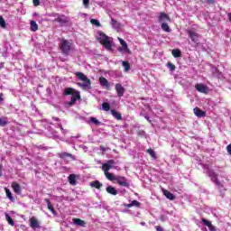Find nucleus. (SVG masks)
<instances>
[{
  "mask_svg": "<svg viewBox=\"0 0 231 231\" xmlns=\"http://www.w3.org/2000/svg\"><path fill=\"white\" fill-rule=\"evenodd\" d=\"M125 207L126 208H131L133 207V204H132V202L130 204H125Z\"/></svg>",
  "mask_w": 231,
  "mask_h": 231,
  "instance_id": "52",
  "label": "nucleus"
},
{
  "mask_svg": "<svg viewBox=\"0 0 231 231\" xmlns=\"http://www.w3.org/2000/svg\"><path fill=\"white\" fill-rule=\"evenodd\" d=\"M5 189L6 197L10 199V201H14V196H12V191H10L7 188Z\"/></svg>",
  "mask_w": 231,
  "mask_h": 231,
  "instance_id": "33",
  "label": "nucleus"
},
{
  "mask_svg": "<svg viewBox=\"0 0 231 231\" xmlns=\"http://www.w3.org/2000/svg\"><path fill=\"white\" fill-rule=\"evenodd\" d=\"M116 181L117 185H120V187H125L126 189H129V180L127 178L120 175H116Z\"/></svg>",
  "mask_w": 231,
  "mask_h": 231,
  "instance_id": "5",
  "label": "nucleus"
},
{
  "mask_svg": "<svg viewBox=\"0 0 231 231\" xmlns=\"http://www.w3.org/2000/svg\"><path fill=\"white\" fill-rule=\"evenodd\" d=\"M155 229H156V231H164L163 227H162L161 226H156Z\"/></svg>",
  "mask_w": 231,
  "mask_h": 231,
  "instance_id": "49",
  "label": "nucleus"
},
{
  "mask_svg": "<svg viewBox=\"0 0 231 231\" xmlns=\"http://www.w3.org/2000/svg\"><path fill=\"white\" fill-rule=\"evenodd\" d=\"M91 24H94V26H100V22L97 19L90 20Z\"/></svg>",
  "mask_w": 231,
  "mask_h": 231,
  "instance_id": "42",
  "label": "nucleus"
},
{
  "mask_svg": "<svg viewBox=\"0 0 231 231\" xmlns=\"http://www.w3.org/2000/svg\"><path fill=\"white\" fill-rule=\"evenodd\" d=\"M162 194L167 198V199H170V201H174V199H176V196L167 189H162Z\"/></svg>",
  "mask_w": 231,
  "mask_h": 231,
  "instance_id": "14",
  "label": "nucleus"
},
{
  "mask_svg": "<svg viewBox=\"0 0 231 231\" xmlns=\"http://www.w3.org/2000/svg\"><path fill=\"white\" fill-rule=\"evenodd\" d=\"M5 125H8V121H6V117H0V127H5Z\"/></svg>",
  "mask_w": 231,
  "mask_h": 231,
  "instance_id": "35",
  "label": "nucleus"
},
{
  "mask_svg": "<svg viewBox=\"0 0 231 231\" xmlns=\"http://www.w3.org/2000/svg\"><path fill=\"white\" fill-rule=\"evenodd\" d=\"M213 183H215L217 185V189H223V183H221V181H219V179L213 180Z\"/></svg>",
  "mask_w": 231,
  "mask_h": 231,
  "instance_id": "40",
  "label": "nucleus"
},
{
  "mask_svg": "<svg viewBox=\"0 0 231 231\" xmlns=\"http://www.w3.org/2000/svg\"><path fill=\"white\" fill-rule=\"evenodd\" d=\"M99 83L103 88H106L107 89H109L110 85H109V81H107V79L104 77L99 78Z\"/></svg>",
  "mask_w": 231,
  "mask_h": 231,
  "instance_id": "16",
  "label": "nucleus"
},
{
  "mask_svg": "<svg viewBox=\"0 0 231 231\" xmlns=\"http://www.w3.org/2000/svg\"><path fill=\"white\" fill-rule=\"evenodd\" d=\"M106 178L109 180V181H116V176L113 175V173L107 171L105 173Z\"/></svg>",
  "mask_w": 231,
  "mask_h": 231,
  "instance_id": "27",
  "label": "nucleus"
},
{
  "mask_svg": "<svg viewBox=\"0 0 231 231\" xmlns=\"http://www.w3.org/2000/svg\"><path fill=\"white\" fill-rule=\"evenodd\" d=\"M195 89H197L199 93H204V95H207L208 93V87L201 83H198L197 85H195Z\"/></svg>",
  "mask_w": 231,
  "mask_h": 231,
  "instance_id": "8",
  "label": "nucleus"
},
{
  "mask_svg": "<svg viewBox=\"0 0 231 231\" xmlns=\"http://www.w3.org/2000/svg\"><path fill=\"white\" fill-rule=\"evenodd\" d=\"M116 91L118 97H124V94L125 93V88L122 86V84L117 83L116 84Z\"/></svg>",
  "mask_w": 231,
  "mask_h": 231,
  "instance_id": "12",
  "label": "nucleus"
},
{
  "mask_svg": "<svg viewBox=\"0 0 231 231\" xmlns=\"http://www.w3.org/2000/svg\"><path fill=\"white\" fill-rule=\"evenodd\" d=\"M69 95H71V97H70V101L65 103L66 109H69V107H73V106L77 104V100H80V92H79L73 88L69 87L64 89L63 96L69 97Z\"/></svg>",
  "mask_w": 231,
  "mask_h": 231,
  "instance_id": "1",
  "label": "nucleus"
},
{
  "mask_svg": "<svg viewBox=\"0 0 231 231\" xmlns=\"http://www.w3.org/2000/svg\"><path fill=\"white\" fill-rule=\"evenodd\" d=\"M0 178H3V164H0Z\"/></svg>",
  "mask_w": 231,
  "mask_h": 231,
  "instance_id": "50",
  "label": "nucleus"
},
{
  "mask_svg": "<svg viewBox=\"0 0 231 231\" xmlns=\"http://www.w3.org/2000/svg\"><path fill=\"white\" fill-rule=\"evenodd\" d=\"M30 25H31L30 27L31 32H37V30H39V24H37V22L32 20L30 22Z\"/></svg>",
  "mask_w": 231,
  "mask_h": 231,
  "instance_id": "22",
  "label": "nucleus"
},
{
  "mask_svg": "<svg viewBox=\"0 0 231 231\" xmlns=\"http://www.w3.org/2000/svg\"><path fill=\"white\" fill-rule=\"evenodd\" d=\"M5 219H6L7 223L9 225H11V226H15V222L14 221V219L12 218L10 214H8V213L5 214Z\"/></svg>",
  "mask_w": 231,
  "mask_h": 231,
  "instance_id": "24",
  "label": "nucleus"
},
{
  "mask_svg": "<svg viewBox=\"0 0 231 231\" xmlns=\"http://www.w3.org/2000/svg\"><path fill=\"white\" fill-rule=\"evenodd\" d=\"M208 175L210 178L211 181H215L217 180V173H216V171H214L213 170H208Z\"/></svg>",
  "mask_w": 231,
  "mask_h": 231,
  "instance_id": "17",
  "label": "nucleus"
},
{
  "mask_svg": "<svg viewBox=\"0 0 231 231\" xmlns=\"http://www.w3.org/2000/svg\"><path fill=\"white\" fill-rule=\"evenodd\" d=\"M132 207H136V208H140V202L138 200H133L132 202Z\"/></svg>",
  "mask_w": 231,
  "mask_h": 231,
  "instance_id": "43",
  "label": "nucleus"
},
{
  "mask_svg": "<svg viewBox=\"0 0 231 231\" xmlns=\"http://www.w3.org/2000/svg\"><path fill=\"white\" fill-rule=\"evenodd\" d=\"M226 151H227L228 154H230V156H231V143L226 146Z\"/></svg>",
  "mask_w": 231,
  "mask_h": 231,
  "instance_id": "48",
  "label": "nucleus"
},
{
  "mask_svg": "<svg viewBox=\"0 0 231 231\" xmlns=\"http://www.w3.org/2000/svg\"><path fill=\"white\" fill-rule=\"evenodd\" d=\"M0 26L1 28H6V21L0 15Z\"/></svg>",
  "mask_w": 231,
  "mask_h": 231,
  "instance_id": "36",
  "label": "nucleus"
},
{
  "mask_svg": "<svg viewBox=\"0 0 231 231\" xmlns=\"http://www.w3.org/2000/svg\"><path fill=\"white\" fill-rule=\"evenodd\" d=\"M159 23L162 24H163V23H171V17L165 13H161L159 15Z\"/></svg>",
  "mask_w": 231,
  "mask_h": 231,
  "instance_id": "9",
  "label": "nucleus"
},
{
  "mask_svg": "<svg viewBox=\"0 0 231 231\" xmlns=\"http://www.w3.org/2000/svg\"><path fill=\"white\" fill-rule=\"evenodd\" d=\"M44 201L47 203L48 208L52 212V214H55V208L51 205V201H50V199H45Z\"/></svg>",
  "mask_w": 231,
  "mask_h": 231,
  "instance_id": "26",
  "label": "nucleus"
},
{
  "mask_svg": "<svg viewBox=\"0 0 231 231\" xmlns=\"http://www.w3.org/2000/svg\"><path fill=\"white\" fill-rule=\"evenodd\" d=\"M72 221L74 225H77V226H86V221L80 218H73Z\"/></svg>",
  "mask_w": 231,
  "mask_h": 231,
  "instance_id": "20",
  "label": "nucleus"
},
{
  "mask_svg": "<svg viewBox=\"0 0 231 231\" xmlns=\"http://www.w3.org/2000/svg\"><path fill=\"white\" fill-rule=\"evenodd\" d=\"M146 152H148V154H150V156H152L154 160H156V152H154V150L150 148L146 151Z\"/></svg>",
  "mask_w": 231,
  "mask_h": 231,
  "instance_id": "34",
  "label": "nucleus"
},
{
  "mask_svg": "<svg viewBox=\"0 0 231 231\" xmlns=\"http://www.w3.org/2000/svg\"><path fill=\"white\" fill-rule=\"evenodd\" d=\"M97 41L102 44V46H105L106 50H112L113 45L111 44V42L109 41V37L104 33L99 34V38Z\"/></svg>",
  "mask_w": 231,
  "mask_h": 231,
  "instance_id": "4",
  "label": "nucleus"
},
{
  "mask_svg": "<svg viewBox=\"0 0 231 231\" xmlns=\"http://www.w3.org/2000/svg\"><path fill=\"white\" fill-rule=\"evenodd\" d=\"M111 114L116 118V120H122V114L118 113L116 110L112 109Z\"/></svg>",
  "mask_w": 231,
  "mask_h": 231,
  "instance_id": "29",
  "label": "nucleus"
},
{
  "mask_svg": "<svg viewBox=\"0 0 231 231\" xmlns=\"http://www.w3.org/2000/svg\"><path fill=\"white\" fill-rule=\"evenodd\" d=\"M106 163L110 166V167H113V165H115V160H108L107 162H106Z\"/></svg>",
  "mask_w": 231,
  "mask_h": 231,
  "instance_id": "46",
  "label": "nucleus"
},
{
  "mask_svg": "<svg viewBox=\"0 0 231 231\" xmlns=\"http://www.w3.org/2000/svg\"><path fill=\"white\" fill-rule=\"evenodd\" d=\"M76 77L83 82L78 83V86H79V88H83L84 89H91V79H88V76H86L82 72H77Z\"/></svg>",
  "mask_w": 231,
  "mask_h": 231,
  "instance_id": "2",
  "label": "nucleus"
},
{
  "mask_svg": "<svg viewBox=\"0 0 231 231\" xmlns=\"http://www.w3.org/2000/svg\"><path fill=\"white\" fill-rule=\"evenodd\" d=\"M106 192L112 196H116L118 194V190H116L113 186L106 187Z\"/></svg>",
  "mask_w": 231,
  "mask_h": 231,
  "instance_id": "19",
  "label": "nucleus"
},
{
  "mask_svg": "<svg viewBox=\"0 0 231 231\" xmlns=\"http://www.w3.org/2000/svg\"><path fill=\"white\" fill-rule=\"evenodd\" d=\"M193 113L199 118H203V117L207 116V112L201 110L199 107H195L193 109Z\"/></svg>",
  "mask_w": 231,
  "mask_h": 231,
  "instance_id": "11",
  "label": "nucleus"
},
{
  "mask_svg": "<svg viewBox=\"0 0 231 231\" xmlns=\"http://www.w3.org/2000/svg\"><path fill=\"white\" fill-rule=\"evenodd\" d=\"M201 223H203V225H205V226H208V227H209L212 225V222L207 220V218H202Z\"/></svg>",
  "mask_w": 231,
  "mask_h": 231,
  "instance_id": "39",
  "label": "nucleus"
},
{
  "mask_svg": "<svg viewBox=\"0 0 231 231\" xmlns=\"http://www.w3.org/2000/svg\"><path fill=\"white\" fill-rule=\"evenodd\" d=\"M11 187L15 194L21 195L22 190H21V185H19V183L13 182Z\"/></svg>",
  "mask_w": 231,
  "mask_h": 231,
  "instance_id": "15",
  "label": "nucleus"
},
{
  "mask_svg": "<svg viewBox=\"0 0 231 231\" xmlns=\"http://www.w3.org/2000/svg\"><path fill=\"white\" fill-rule=\"evenodd\" d=\"M90 122H92V124H95V125H100V121H98L97 117H90Z\"/></svg>",
  "mask_w": 231,
  "mask_h": 231,
  "instance_id": "41",
  "label": "nucleus"
},
{
  "mask_svg": "<svg viewBox=\"0 0 231 231\" xmlns=\"http://www.w3.org/2000/svg\"><path fill=\"white\" fill-rule=\"evenodd\" d=\"M110 24H112V26H114L115 28H119L120 27V23H118V21L112 19L110 22Z\"/></svg>",
  "mask_w": 231,
  "mask_h": 231,
  "instance_id": "38",
  "label": "nucleus"
},
{
  "mask_svg": "<svg viewBox=\"0 0 231 231\" xmlns=\"http://www.w3.org/2000/svg\"><path fill=\"white\" fill-rule=\"evenodd\" d=\"M83 5L85 8H89V0H83Z\"/></svg>",
  "mask_w": 231,
  "mask_h": 231,
  "instance_id": "44",
  "label": "nucleus"
},
{
  "mask_svg": "<svg viewBox=\"0 0 231 231\" xmlns=\"http://www.w3.org/2000/svg\"><path fill=\"white\" fill-rule=\"evenodd\" d=\"M3 94H0V104H1V102H3Z\"/></svg>",
  "mask_w": 231,
  "mask_h": 231,
  "instance_id": "54",
  "label": "nucleus"
},
{
  "mask_svg": "<svg viewBox=\"0 0 231 231\" xmlns=\"http://www.w3.org/2000/svg\"><path fill=\"white\" fill-rule=\"evenodd\" d=\"M209 231H216V226H214V225H209V226L208 227Z\"/></svg>",
  "mask_w": 231,
  "mask_h": 231,
  "instance_id": "47",
  "label": "nucleus"
},
{
  "mask_svg": "<svg viewBox=\"0 0 231 231\" xmlns=\"http://www.w3.org/2000/svg\"><path fill=\"white\" fill-rule=\"evenodd\" d=\"M90 187H92L93 189H97L99 190V189H102V183L100 180H94L90 182Z\"/></svg>",
  "mask_w": 231,
  "mask_h": 231,
  "instance_id": "18",
  "label": "nucleus"
},
{
  "mask_svg": "<svg viewBox=\"0 0 231 231\" xmlns=\"http://www.w3.org/2000/svg\"><path fill=\"white\" fill-rule=\"evenodd\" d=\"M118 41L121 44V48L118 49V51L121 53L125 51V53H131V51L129 50V47L127 46V42L124 41L122 38H118Z\"/></svg>",
  "mask_w": 231,
  "mask_h": 231,
  "instance_id": "7",
  "label": "nucleus"
},
{
  "mask_svg": "<svg viewBox=\"0 0 231 231\" xmlns=\"http://www.w3.org/2000/svg\"><path fill=\"white\" fill-rule=\"evenodd\" d=\"M111 166L108 163H103L102 164V171H104L105 174L106 172H109V171H111Z\"/></svg>",
  "mask_w": 231,
  "mask_h": 231,
  "instance_id": "31",
  "label": "nucleus"
},
{
  "mask_svg": "<svg viewBox=\"0 0 231 231\" xmlns=\"http://www.w3.org/2000/svg\"><path fill=\"white\" fill-rule=\"evenodd\" d=\"M69 183L70 185H77V176L75 174H70L69 176Z\"/></svg>",
  "mask_w": 231,
  "mask_h": 231,
  "instance_id": "23",
  "label": "nucleus"
},
{
  "mask_svg": "<svg viewBox=\"0 0 231 231\" xmlns=\"http://www.w3.org/2000/svg\"><path fill=\"white\" fill-rule=\"evenodd\" d=\"M103 111H109L111 109V106L107 102L102 103Z\"/></svg>",
  "mask_w": 231,
  "mask_h": 231,
  "instance_id": "32",
  "label": "nucleus"
},
{
  "mask_svg": "<svg viewBox=\"0 0 231 231\" xmlns=\"http://www.w3.org/2000/svg\"><path fill=\"white\" fill-rule=\"evenodd\" d=\"M188 35L189 39H191L192 42H198V39H199V34L192 30L188 31Z\"/></svg>",
  "mask_w": 231,
  "mask_h": 231,
  "instance_id": "10",
  "label": "nucleus"
},
{
  "mask_svg": "<svg viewBox=\"0 0 231 231\" xmlns=\"http://www.w3.org/2000/svg\"><path fill=\"white\" fill-rule=\"evenodd\" d=\"M167 66L170 69V71H174L176 69V65H174L172 62L169 61L167 63Z\"/></svg>",
  "mask_w": 231,
  "mask_h": 231,
  "instance_id": "37",
  "label": "nucleus"
},
{
  "mask_svg": "<svg viewBox=\"0 0 231 231\" xmlns=\"http://www.w3.org/2000/svg\"><path fill=\"white\" fill-rule=\"evenodd\" d=\"M58 156L61 160H66V158H70L71 160H75V157L73 156V154L66 152L58 153Z\"/></svg>",
  "mask_w": 231,
  "mask_h": 231,
  "instance_id": "13",
  "label": "nucleus"
},
{
  "mask_svg": "<svg viewBox=\"0 0 231 231\" xmlns=\"http://www.w3.org/2000/svg\"><path fill=\"white\" fill-rule=\"evenodd\" d=\"M122 66L124 67L125 73L131 70V64H129V61H122Z\"/></svg>",
  "mask_w": 231,
  "mask_h": 231,
  "instance_id": "28",
  "label": "nucleus"
},
{
  "mask_svg": "<svg viewBox=\"0 0 231 231\" xmlns=\"http://www.w3.org/2000/svg\"><path fill=\"white\" fill-rule=\"evenodd\" d=\"M161 28L162 30H163V32H166L168 33L171 32V27H169V24H167V23H162L161 24Z\"/></svg>",
  "mask_w": 231,
  "mask_h": 231,
  "instance_id": "30",
  "label": "nucleus"
},
{
  "mask_svg": "<svg viewBox=\"0 0 231 231\" xmlns=\"http://www.w3.org/2000/svg\"><path fill=\"white\" fill-rule=\"evenodd\" d=\"M33 6H39L41 5V0H32Z\"/></svg>",
  "mask_w": 231,
  "mask_h": 231,
  "instance_id": "45",
  "label": "nucleus"
},
{
  "mask_svg": "<svg viewBox=\"0 0 231 231\" xmlns=\"http://www.w3.org/2000/svg\"><path fill=\"white\" fill-rule=\"evenodd\" d=\"M30 226L32 228H39V221H37V218L36 217H32L30 219Z\"/></svg>",
  "mask_w": 231,
  "mask_h": 231,
  "instance_id": "21",
  "label": "nucleus"
},
{
  "mask_svg": "<svg viewBox=\"0 0 231 231\" xmlns=\"http://www.w3.org/2000/svg\"><path fill=\"white\" fill-rule=\"evenodd\" d=\"M171 55H173L175 59H180V57H181V51L179 49H174L171 51Z\"/></svg>",
  "mask_w": 231,
  "mask_h": 231,
  "instance_id": "25",
  "label": "nucleus"
},
{
  "mask_svg": "<svg viewBox=\"0 0 231 231\" xmlns=\"http://www.w3.org/2000/svg\"><path fill=\"white\" fill-rule=\"evenodd\" d=\"M54 17L56 18L52 20V23H60L61 26H63V24H68V17H66L65 15H59L58 14H56Z\"/></svg>",
  "mask_w": 231,
  "mask_h": 231,
  "instance_id": "6",
  "label": "nucleus"
},
{
  "mask_svg": "<svg viewBox=\"0 0 231 231\" xmlns=\"http://www.w3.org/2000/svg\"><path fill=\"white\" fill-rule=\"evenodd\" d=\"M208 5H214L216 3L215 0H207Z\"/></svg>",
  "mask_w": 231,
  "mask_h": 231,
  "instance_id": "51",
  "label": "nucleus"
},
{
  "mask_svg": "<svg viewBox=\"0 0 231 231\" xmlns=\"http://www.w3.org/2000/svg\"><path fill=\"white\" fill-rule=\"evenodd\" d=\"M60 50L63 55H69V51H71V42L68 40H62L60 43Z\"/></svg>",
  "mask_w": 231,
  "mask_h": 231,
  "instance_id": "3",
  "label": "nucleus"
},
{
  "mask_svg": "<svg viewBox=\"0 0 231 231\" xmlns=\"http://www.w3.org/2000/svg\"><path fill=\"white\" fill-rule=\"evenodd\" d=\"M139 136H143V134H145L144 131H139L138 132Z\"/></svg>",
  "mask_w": 231,
  "mask_h": 231,
  "instance_id": "53",
  "label": "nucleus"
}]
</instances>
